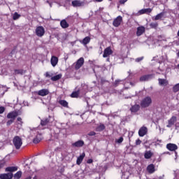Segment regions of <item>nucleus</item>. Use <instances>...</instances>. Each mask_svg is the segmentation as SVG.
I'll return each instance as SVG.
<instances>
[{
    "label": "nucleus",
    "instance_id": "obj_56",
    "mask_svg": "<svg viewBox=\"0 0 179 179\" xmlns=\"http://www.w3.org/2000/svg\"><path fill=\"white\" fill-rule=\"evenodd\" d=\"M157 142L162 143V140H157Z\"/></svg>",
    "mask_w": 179,
    "mask_h": 179
},
{
    "label": "nucleus",
    "instance_id": "obj_51",
    "mask_svg": "<svg viewBox=\"0 0 179 179\" xmlns=\"http://www.w3.org/2000/svg\"><path fill=\"white\" fill-rule=\"evenodd\" d=\"M4 166H5V164H3V163H0V169H3V167H4Z\"/></svg>",
    "mask_w": 179,
    "mask_h": 179
},
{
    "label": "nucleus",
    "instance_id": "obj_45",
    "mask_svg": "<svg viewBox=\"0 0 179 179\" xmlns=\"http://www.w3.org/2000/svg\"><path fill=\"white\" fill-rule=\"evenodd\" d=\"M13 120L11 119L7 122V125H11V124H13Z\"/></svg>",
    "mask_w": 179,
    "mask_h": 179
},
{
    "label": "nucleus",
    "instance_id": "obj_27",
    "mask_svg": "<svg viewBox=\"0 0 179 179\" xmlns=\"http://www.w3.org/2000/svg\"><path fill=\"white\" fill-rule=\"evenodd\" d=\"M153 156L152 151H145L144 154L145 159H150Z\"/></svg>",
    "mask_w": 179,
    "mask_h": 179
},
{
    "label": "nucleus",
    "instance_id": "obj_31",
    "mask_svg": "<svg viewBox=\"0 0 179 179\" xmlns=\"http://www.w3.org/2000/svg\"><path fill=\"white\" fill-rule=\"evenodd\" d=\"M59 103L60 104V106H62V107H66V108H68V101H65V100H60L59 101Z\"/></svg>",
    "mask_w": 179,
    "mask_h": 179
},
{
    "label": "nucleus",
    "instance_id": "obj_24",
    "mask_svg": "<svg viewBox=\"0 0 179 179\" xmlns=\"http://www.w3.org/2000/svg\"><path fill=\"white\" fill-rule=\"evenodd\" d=\"M6 171L7 173H13L15 171H17V167L16 166H8L6 168Z\"/></svg>",
    "mask_w": 179,
    "mask_h": 179
},
{
    "label": "nucleus",
    "instance_id": "obj_28",
    "mask_svg": "<svg viewBox=\"0 0 179 179\" xmlns=\"http://www.w3.org/2000/svg\"><path fill=\"white\" fill-rule=\"evenodd\" d=\"M23 73H26V71L23 69H15L14 75H23Z\"/></svg>",
    "mask_w": 179,
    "mask_h": 179
},
{
    "label": "nucleus",
    "instance_id": "obj_2",
    "mask_svg": "<svg viewBox=\"0 0 179 179\" xmlns=\"http://www.w3.org/2000/svg\"><path fill=\"white\" fill-rule=\"evenodd\" d=\"M150 104H152V98L150 96H146L141 102V106L143 108H146L147 107H149Z\"/></svg>",
    "mask_w": 179,
    "mask_h": 179
},
{
    "label": "nucleus",
    "instance_id": "obj_43",
    "mask_svg": "<svg viewBox=\"0 0 179 179\" xmlns=\"http://www.w3.org/2000/svg\"><path fill=\"white\" fill-rule=\"evenodd\" d=\"M143 57H138L136 59V62H141V61H143Z\"/></svg>",
    "mask_w": 179,
    "mask_h": 179
},
{
    "label": "nucleus",
    "instance_id": "obj_14",
    "mask_svg": "<svg viewBox=\"0 0 179 179\" xmlns=\"http://www.w3.org/2000/svg\"><path fill=\"white\" fill-rule=\"evenodd\" d=\"M147 171L149 174H153L156 171L155 166L153 164H150L147 166Z\"/></svg>",
    "mask_w": 179,
    "mask_h": 179
},
{
    "label": "nucleus",
    "instance_id": "obj_37",
    "mask_svg": "<svg viewBox=\"0 0 179 179\" xmlns=\"http://www.w3.org/2000/svg\"><path fill=\"white\" fill-rule=\"evenodd\" d=\"M159 81V84L162 86L163 85H166V80L165 79H162V78H159L158 80Z\"/></svg>",
    "mask_w": 179,
    "mask_h": 179
},
{
    "label": "nucleus",
    "instance_id": "obj_55",
    "mask_svg": "<svg viewBox=\"0 0 179 179\" xmlns=\"http://www.w3.org/2000/svg\"><path fill=\"white\" fill-rule=\"evenodd\" d=\"M33 179H37V176H34Z\"/></svg>",
    "mask_w": 179,
    "mask_h": 179
},
{
    "label": "nucleus",
    "instance_id": "obj_7",
    "mask_svg": "<svg viewBox=\"0 0 179 179\" xmlns=\"http://www.w3.org/2000/svg\"><path fill=\"white\" fill-rule=\"evenodd\" d=\"M121 23H122V17L119 15L113 20V24L115 27H118Z\"/></svg>",
    "mask_w": 179,
    "mask_h": 179
},
{
    "label": "nucleus",
    "instance_id": "obj_50",
    "mask_svg": "<svg viewBox=\"0 0 179 179\" xmlns=\"http://www.w3.org/2000/svg\"><path fill=\"white\" fill-rule=\"evenodd\" d=\"M87 163L88 164H92V163H93V159H88V160L87 161Z\"/></svg>",
    "mask_w": 179,
    "mask_h": 179
},
{
    "label": "nucleus",
    "instance_id": "obj_53",
    "mask_svg": "<svg viewBox=\"0 0 179 179\" xmlns=\"http://www.w3.org/2000/svg\"><path fill=\"white\" fill-rule=\"evenodd\" d=\"M131 86H135V83L130 82Z\"/></svg>",
    "mask_w": 179,
    "mask_h": 179
},
{
    "label": "nucleus",
    "instance_id": "obj_30",
    "mask_svg": "<svg viewBox=\"0 0 179 179\" xmlns=\"http://www.w3.org/2000/svg\"><path fill=\"white\" fill-rule=\"evenodd\" d=\"M104 129H106V126L103 124H101L96 128L97 132H101V131H104Z\"/></svg>",
    "mask_w": 179,
    "mask_h": 179
},
{
    "label": "nucleus",
    "instance_id": "obj_15",
    "mask_svg": "<svg viewBox=\"0 0 179 179\" xmlns=\"http://www.w3.org/2000/svg\"><path fill=\"white\" fill-rule=\"evenodd\" d=\"M145 27L140 26L137 28L136 36H138V37H139L140 36H142V34H143V33H145Z\"/></svg>",
    "mask_w": 179,
    "mask_h": 179
},
{
    "label": "nucleus",
    "instance_id": "obj_52",
    "mask_svg": "<svg viewBox=\"0 0 179 179\" xmlns=\"http://www.w3.org/2000/svg\"><path fill=\"white\" fill-rule=\"evenodd\" d=\"M33 178V175H30L29 176H27V178H25V179H31Z\"/></svg>",
    "mask_w": 179,
    "mask_h": 179
},
{
    "label": "nucleus",
    "instance_id": "obj_33",
    "mask_svg": "<svg viewBox=\"0 0 179 179\" xmlns=\"http://www.w3.org/2000/svg\"><path fill=\"white\" fill-rule=\"evenodd\" d=\"M173 93H177L178 92H179V83L176 84L172 89Z\"/></svg>",
    "mask_w": 179,
    "mask_h": 179
},
{
    "label": "nucleus",
    "instance_id": "obj_44",
    "mask_svg": "<svg viewBox=\"0 0 179 179\" xmlns=\"http://www.w3.org/2000/svg\"><path fill=\"white\" fill-rule=\"evenodd\" d=\"M45 76L46 78H51V76H52V74L50 73V72H46Z\"/></svg>",
    "mask_w": 179,
    "mask_h": 179
},
{
    "label": "nucleus",
    "instance_id": "obj_23",
    "mask_svg": "<svg viewBox=\"0 0 179 179\" xmlns=\"http://www.w3.org/2000/svg\"><path fill=\"white\" fill-rule=\"evenodd\" d=\"M60 26L62 29H68V27H69V24L66 22V20H62L60 22Z\"/></svg>",
    "mask_w": 179,
    "mask_h": 179
},
{
    "label": "nucleus",
    "instance_id": "obj_26",
    "mask_svg": "<svg viewBox=\"0 0 179 179\" xmlns=\"http://www.w3.org/2000/svg\"><path fill=\"white\" fill-rule=\"evenodd\" d=\"M139 108H141V106L138 104H136L133 106L130 110L131 113H138V111H139Z\"/></svg>",
    "mask_w": 179,
    "mask_h": 179
},
{
    "label": "nucleus",
    "instance_id": "obj_46",
    "mask_svg": "<svg viewBox=\"0 0 179 179\" xmlns=\"http://www.w3.org/2000/svg\"><path fill=\"white\" fill-rule=\"evenodd\" d=\"M88 135H89L90 136H94V135H96V132H94V131H90V132L88 134Z\"/></svg>",
    "mask_w": 179,
    "mask_h": 179
},
{
    "label": "nucleus",
    "instance_id": "obj_57",
    "mask_svg": "<svg viewBox=\"0 0 179 179\" xmlns=\"http://www.w3.org/2000/svg\"><path fill=\"white\" fill-rule=\"evenodd\" d=\"M177 68L179 69V64L177 65Z\"/></svg>",
    "mask_w": 179,
    "mask_h": 179
},
{
    "label": "nucleus",
    "instance_id": "obj_3",
    "mask_svg": "<svg viewBox=\"0 0 179 179\" xmlns=\"http://www.w3.org/2000/svg\"><path fill=\"white\" fill-rule=\"evenodd\" d=\"M35 33L38 37H43V36L45 34V29H44L43 26H38L35 29Z\"/></svg>",
    "mask_w": 179,
    "mask_h": 179
},
{
    "label": "nucleus",
    "instance_id": "obj_21",
    "mask_svg": "<svg viewBox=\"0 0 179 179\" xmlns=\"http://www.w3.org/2000/svg\"><path fill=\"white\" fill-rule=\"evenodd\" d=\"M86 156V154H85V152H83L81 155H80L78 158H77V161L76 163L78 166H80L82 163V162H83V159H85V157Z\"/></svg>",
    "mask_w": 179,
    "mask_h": 179
},
{
    "label": "nucleus",
    "instance_id": "obj_35",
    "mask_svg": "<svg viewBox=\"0 0 179 179\" xmlns=\"http://www.w3.org/2000/svg\"><path fill=\"white\" fill-rule=\"evenodd\" d=\"M79 96V91L74 92L71 94V97L76 98Z\"/></svg>",
    "mask_w": 179,
    "mask_h": 179
},
{
    "label": "nucleus",
    "instance_id": "obj_39",
    "mask_svg": "<svg viewBox=\"0 0 179 179\" xmlns=\"http://www.w3.org/2000/svg\"><path fill=\"white\" fill-rule=\"evenodd\" d=\"M122 82V80H116L114 83H113V87H117V86H118V85H120V83Z\"/></svg>",
    "mask_w": 179,
    "mask_h": 179
},
{
    "label": "nucleus",
    "instance_id": "obj_8",
    "mask_svg": "<svg viewBox=\"0 0 179 179\" xmlns=\"http://www.w3.org/2000/svg\"><path fill=\"white\" fill-rule=\"evenodd\" d=\"M83 64H85V59L83 57H80L76 63L75 69H80Z\"/></svg>",
    "mask_w": 179,
    "mask_h": 179
},
{
    "label": "nucleus",
    "instance_id": "obj_12",
    "mask_svg": "<svg viewBox=\"0 0 179 179\" xmlns=\"http://www.w3.org/2000/svg\"><path fill=\"white\" fill-rule=\"evenodd\" d=\"M13 178V173H1L0 175V179H12Z\"/></svg>",
    "mask_w": 179,
    "mask_h": 179
},
{
    "label": "nucleus",
    "instance_id": "obj_60",
    "mask_svg": "<svg viewBox=\"0 0 179 179\" xmlns=\"http://www.w3.org/2000/svg\"><path fill=\"white\" fill-rule=\"evenodd\" d=\"M175 154H176V155L177 156V153H176V152H175Z\"/></svg>",
    "mask_w": 179,
    "mask_h": 179
},
{
    "label": "nucleus",
    "instance_id": "obj_6",
    "mask_svg": "<svg viewBox=\"0 0 179 179\" xmlns=\"http://www.w3.org/2000/svg\"><path fill=\"white\" fill-rule=\"evenodd\" d=\"M113 50H111V47L106 48L103 51V58H108V57H110V55H113Z\"/></svg>",
    "mask_w": 179,
    "mask_h": 179
},
{
    "label": "nucleus",
    "instance_id": "obj_10",
    "mask_svg": "<svg viewBox=\"0 0 179 179\" xmlns=\"http://www.w3.org/2000/svg\"><path fill=\"white\" fill-rule=\"evenodd\" d=\"M166 148L168 150H170V152H176V150L178 149V146L174 143H169L166 145Z\"/></svg>",
    "mask_w": 179,
    "mask_h": 179
},
{
    "label": "nucleus",
    "instance_id": "obj_36",
    "mask_svg": "<svg viewBox=\"0 0 179 179\" xmlns=\"http://www.w3.org/2000/svg\"><path fill=\"white\" fill-rule=\"evenodd\" d=\"M19 17H20V15L18 14L17 13H15L13 16V20H17V19H19Z\"/></svg>",
    "mask_w": 179,
    "mask_h": 179
},
{
    "label": "nucleus",
    "instance_id": "obj_25",
    "mask_svg": "<svg viewBox=\"0 0 179 179\" xmlns=\"http://www.w3.org/2000/svg\"><path fill=\"white\" fill-rule=\"evenodd\" d=\"M80 43L84 45L89 44V43H90V37L86 36L84 39L80 41Z\"/></svg>",
    "mask_w": 179,
    "mask_h": 179
},
{
    "label": "nucleus",
    "instance_id": "obj_16",
    "mask_svg": "<svg viewBox=\"0 0 179 179\" xmlns=\"http://www.w3.org/2000/svg\"><path fill=\"white\" fill-rule=\"evenodd\" d=\"M50 63L52 66L55 67L58 64V57L56 56H52L50 59Z\"/></svg>",
    "mask_w": 179,
    "mask_h": 179
},
{
    "label": "nucleus",
    "instance_id": "obj_17",
    "mask_svg": "<svg viewBox=\"0 0 179 179\" xmlns=\"http://www.w3.org/2000/svg\"><path fill=\"white\" fill-rule=\"evenodd\" d=\"M38 96H42L44 97V96H48V94H50V91L47 89H43L38 92Z\"/></svg>",
    "mask_w": 179,
    "mask_h": 179
},
{
    "label": "nucleus",
    "instance_id": "obj_42",
    "mask_svg": "<svg viewBox=\"0 0 179 179\" xmlns=\"http://www.w3.org/2000/svg\"><path fill=\"white\" fill-rule=\"evenodd\" d=\"M5 113V107L1 106L0 107V114H3Z\"/></svg>",
    "mask_w": 179,
    "mask_h": 179
},
{
    "label": "nucleus",
    "instance_id": "obj_9",
    "mask_svg": "<svg viewBox=\"0 0 179 179\" xmlns=\"http://www.w3.org/2000/svg\"><path fill=\"white\" fill-rule=\"evenodd\" d=\"M152 12V8H143L136 13V16H141V15H145V13H150Z\"/></svg>",
    "mask_w": 179,
    "mask_h": 179
},
{
    "label": "nucleus",
    "instance_id": "obj_48",
    "mask_svg": "<svg viewBox=\"0 0 179 179\" xmlns=\"http://www.w3.org/2000/svg\"><path fill=\"white\" fill-rule=\"evenodd\" d=\"M34 134H37V130L36 129H32L31 130V135H33Z\"/></svg>",
    "mask_w": 179,
    "mask_h": 179
},
{
    "label": "nucleus",
    "instance_id": "obj_40",
    "mask_svg": "<svg viewBox=\"0 0 179 179\" xmlns=\"http://www.w3.org/2000/svg\"><path fill=\"white\" fill-rule=\"evenodd\" d=\"M122 142H124V138L122 137H120L119 139L116 140L117 143H122Z\"/></svg>",
    "mask_w": 179,
    "mask_h": 179
},
{
    "label": "nucleus",
    "instance_id": "obj_47",
    "mask_svg": "<svg viewBox=\"0 0 179 179\" xmlns=\"http://www.w3.org/2000/svg\"><path fill=\"white\" fill-rule=\"evenodd\" d=\"M17 121H18V124L22 125V117H17Z\"/></svg>",
    "mask_w": 179,
    "mask_h": 179
},
{
    "label": "nucleus",
    "instance_id": "obj_20",
    "mask_svg": "<svg viewBox=\"0 0 179 179\" xmlns=\"http://www.w3.org/2000/svg\"><path fill=\"white\" fill-rule=\"evenodd\" d=\"M16 117H17V113L15 111L10 112L7 115V118L13 120H15V118H16Z\"/></svg>",
    "mask_w": 179,
    "mask_h": 179
},
{
    "label": "nucleus",
    "instance_id": "obj_61",
    "mask_svg": "<svg viewBox=\"0 0 179 179\" xmlns=\"http://www.w3.org/2000/svg\"><path fill=\"white\" fill-rule=\"evenodd\" d=\"M50 6H51V3H50Z\"/></svg>",
    "mask_w": 179,
    "mask_h": 179
},
{
    "label": "nucleus",
    "instance_id": "obj_54",
    "mask_svg": "<svg viewBox=\"0 0 179 179\" xmlns=\"http://www.w3.org/2000/svg\"><path fill=\"white\" fill-rule=\"evenodd\" d=\"M96 2H103V0H95Z\"/></svg>",
    "mask_w": 179,
    "mask_h": 179
},
{
    "label": "nucleus",
    "instance_id": "obj_29",
    "mask_svg": "<svg viewBox=\"0 0 179 179\" xmlns=\"http://www.w3.org/2000/svg\"><path fill=\"white\" fill-rule=\"evenodd\" d=\"M61 78H62V74H58L53 77H51V80H52V82H57V80H59Z\"/></svg>",
    "mask_w": 179,
    "mask_h": 179
},
{
    "label": "nucleus",
    "instance_id": "obj_34",
    "mask_svg": "<svg viewBox=\"0 0 179 179\" xmlns=\"http://www.w3.org/2000/svg\"><path fill=\"white\" fill-rule=\"evenodd\" d=\"M22 177V171H17L15 175H14V178L15 179H19Z\"/></svg>",
    "mask_w": 179,
    "mask_h": 179
},
{
    "label": "nucleus",
    "instance_id": "obj_19",
    "mask_svg": "<svg viewBox=\"0 0 179 179\" xmlns=\"http://www.w3.org/2000/svg\"><path fill=\"white\" fill-rule=\"evenodd\" d=\"M152 78H153V75L152 74L145 75L140 78V80L141 82H145L146 80H149L150 79H152Z\"/></svg>",
    "mask_w": 179,
    "mask_h": 179
},
{
    "label": "nucleus",
    "instance_id": "obj_59",
    "mask_svg": "<svg viewBox=\"0 0 179 179\" xmlns=\"http://www.w3.org/2000/svg\"><path fill=\"white\" fill-rule=\"evenodd\" d=\"M126 99H129V97H126Z\"/></svg>",
    "mask_w": 179,
    "mask_h": 179
},
{
    "label": "nucleus",
    "instance_id": "obj_32",
    "mask_svg": "<svg viewBox=\"0 0 179 179\" xmlns=\"http://www.w3.org/2000/svg\"><path fill=\"white\" fill-rule=\"evenodd\" d=\"M163 16H164V13H160L155 17V20H160Z\"/></svg>",
    "mask_w": 179,
    "mask_h": 179
},
{
    "label": "nucleus",
    "instance_id": "obj_22",
    "mask_svg": "<svg viewBox=\"0 0 179 179\" xmlns=\"http://www.w3.org/2000/svg\"><path fill=\"white\" fill-rule=\"evenodd\" d=\"M85 145V142L82 140L78 141L76 143H73L74 148H82Z\"/></svg>",
    "mask_w": 179,
    "mask_h": 179
},
{
    "label": "nucleus",
    "instance_id": "obj_38",
    "mask_svg": "<svg viewBox=\"0 0 179 179\" xmlns=\"http://www.w3.org/2000/svg\"><path fill=\"white\" fill-rule=\"evenodd\" d=\"M150 27H152V29H156V27H157V26H159V24H157V22H152L150 24Z\"/></svg>",
    "mask_w": 179,
    "mask_h": 179
},
{
    "label": "nucleus",
    "instance_id": "obj_1",
    "mask_svg": "<svg viewBox=\"0 0 179 179\" xmlns=\"http://www.w3.org/2000/svg\"><path fill=\"white\" fill-rule=\"evenodd\" d=\"M13 145L15 149L19 150L22 148V145H23V141H22V138L19 137V136H15L13 140Z\"/></svg>",
    "mask_w": 179,
    "mask_h": 179
},
{
    "label": "nucleus",
    "instance_id": "obj_41",
    "mask_svg": "<svg viewBox=\"0 0 179 179\" xmlns=\"http://www.w3.org/2000/svg\"><path fill=\"white\" fill-rule=\"evenodd\" d=\"M141 143H142V141H141V139L138 138L137 140H136V146L141 145Z\"/></svg>",
    "mask_w": 179,
    "mask_h": 179
},
{
    "label": "nucleus",
    "instance_id": "obj_5",
    "mask_svg": "<svg viewBox=\"0 0 179 179\" xmlns=\"http://www.w3.org/2000/svg\"><path fill=\"white\" fill-rule=\"evenodd\" d=\"M71 5L73 8H80V6H85V2L80 0H74L71 2Z\"/></svg>",
    "mask_w": 179,
    "mask_h": 179
},
{
    "label": "nucleus",
    "instance_id": "obj_11",
    "mask_svg": "<svg viewBox=\"0 0 179 179\" xmlns=\"http://www.w3.org/2000/svg\"><path fill=\"white\" fill-rule=\"evenodd\" d=\"M177 121V117L176 116H173L169 120H168V125L166 126L167 128H171L176 122Z\"/></svg>",
    "mask_w": 179,
    "mask_h": 179
},
{
    "label": "nucleus",
    "instance_id": "obj_4",
    "mask_svg": "<svg viewBox=\"0 0 179 179\" xmlns=\"http://www.w3.org/2000/svg\"><path fill=\"white\" fill-rule=\"evenodd\" d=\"M52 121H54V117H52V116H49L48 117L43 118L41 120V125L42 127H45L49 124H51Z\"/></svg>",
    "mask_w": 179,
    "mask_h": 179
},
{
    "label": "nucleus",
    "instance_id": "obj_13",
    "mask_svg": "<svg viewBox=\"0 0 179 179\" xmlns=\"http://www.w3.org/2000/svg\"><path fill=\"white\" fill-rule=\"evenodd\" d=\"M146 134H148V127H142L138 131L139 136H145Z\"/></svg>",
    "mask_w": 179,
    "mask_h": 179
},
{
    "label": "nucleus",
    "instance_id": "obj_18",
    "mask_svg": "<svg viewBox=\"0 0 179 179\" xmlns=\"http://www.w3.org/2000/svg\"><path fill=\"white\" fill-rule=\"evenodd\" d=\"M42 139H43V136L41 135V134H37L36 137L34 138L33 142L34 143H40Z\"/></svg>",
    "mask_w": 179,
    "mask_h": 179
},
{
    "label": "nucleus",
    "instance_id": "obj_49",
    "mask_svg": "<svg viewBox=\"0 0 179 179\" xmlns=\"http://www.w3.org/2000/svg\"><path fill=\"white\" fill-rule=\"evenodd\" d=\"M127 1H128V0H120V3L121 5H124V3H125V2H127Z\"/></svg>",
    "mask_w": 179,
    "mask_h": 179
},
{
    "label": "nucleus",
    "instance_id": "obj_58",
    "mask_svg": "<svg viewBox=\"0 0 179 179\" xmlns=\"http://www.w3.org/2000/svg\"><path fill=\"white\" fill-rule=\"evenodd\" d=\"M129 73H131V71H129Z\"/></svg>",
    "mask_w": 179,
    "mask_h": 179
}]
</instances>
